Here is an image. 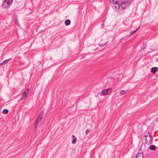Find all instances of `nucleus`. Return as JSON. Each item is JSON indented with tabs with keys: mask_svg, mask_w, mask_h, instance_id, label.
Wrapping results in <instances>:
<instances>
[{
	"mask_svg": "<svg viewBox=\"0 0 158 158\" xmlns=\"http://www.w3.org/2000/svg\"><path fill=\"white\" fill-rule=\"evenodd\" d=\"M130 2L129 0L124 1L119 3L118 6V10L123 11L129 6Z\"/></svg>",
	"mask_w": 158,
	"mask_h": 158,
	"instance_id": "nucleus-1",
	"label": "nucleus"
},
{
	"mask_svg": "<svg viewBox=\"0 0 158 158\" xmlns=\"http://www.w3.org/2000/svg\"><path fill=\"white\" fill-rule=\"evenodd\" d=\"M120 0H110V3L112 4V7L115 10H118V5Z\"/></svg>",
	"mask_w": 158,
	"mask_h": 158,
	"instance_id": "nucleus-2",
	"label": "nucleus"
},
{
	"mask_svg": "<svg viewBox=\"0 0 158 158\" xmlns=\"http://www.w3.org/2000/svg\"><path fill=\"white\" fill-rule=\"evenodd\" d=\"M145 138L144 139L145 143L148 145L150 144L151 143L152 139L151 135L149 133H148L145 135Z\"/></svg>",
	"mask_w": 158,
	"mask_h": 158,
	"instance_id": "nucleus-3",
	"label": "nucleus"
},
{
	"mask_svg": "<svg viewBox=\"0 0 158 158\" xmlns=\"http://www.w3.org/2000/svg\"><path fill=\"white\" fill-rule=\"evenodd\" d=\"M43 115L44 111H42L39 115L36 121L35 125L36 126H37L39 123L41 122V120L43 118Z\"/></svg>",
	"mask_w": 158,
	"mask_h": 158,
	"instance_id": "nucleus-4",
	"label": "nucleus"
},
{
	"mask_svg": "<svg viewBox=\"0 0 158 158\" xmlns=\"http://www.w3.org/2000/svg\"><path fill=\"white\" fill-rule=\"evenodd\" d=\"M13 0H5L3 2V5L4 7H8L12 3Z\"/></svg>",
	"mask_w": 158,
	"mask_h": 158,
	"instance_id": "nucleus-5",
	"label": "nucleus"
},
{
	"mask_svg": "<svg viewBox=\"0 0 158 158\" xmlns=\"http://www.w3.org/2000/svg\"><path fill=\"white\" fill-rule=\"evenodd\" d=\"M111 91V89L109 88L107 89L103 90L102 91V93L104 95H106L110 93Z\"/></svg>",
	"mask_w": 158,
	"mask_h": 158,
	"instance_id": "nucleus-6",
	"label": "nucleus"
},
{
	"mask_svg": "<svg viewBox=\"0 0 158 158\" xmlns=\"http://www.w3.org/2000/svg\"><path fill=\"white\" fill-rule=\"evenodd\" d=\"M29 92V89H27L23 93L21 100H22L23 98H25L27 97V94Z\"/></svg>",
	"mask_w": 158,
	"mask_h": 158,
	"instance_id": "nucleus-7",
	"label": "nucleus"
},
{
	"mask_svg": "<svg viewBox=\"0 0 158 158\" xmlns=\"http://www.w3.org/2000/svg\"><path fill=\"white\" fill-rule=\"evenodd\" d=\"M143 153H139L137 154L135 158H143Z\"/></svg>",
	"mask_w": 158,
	"mask_h": 158,
	"instance_id": "nucleus-8",
	"label": "nucleus"
},
{
	"mask_svg": "<svg viewBox=\"0 0 158 158\" xmlns=\"http://www.w3.org/2000/svg\"><path fill=\"white\" fill-rule=\"evenodd\" d=\"M157 67H154L151 69V72L153 73H155L158 70Z\"/></svg>",
	"mask_w": 158,
	"mask_h": 158,
	"instance_id": "nucleus-9",
	"label": "nucleus"
},
{
	"mask_svg": "<svg viewBox=\"0 0 158 158\" xmlns=\"http://www.w3.org/2000/svg\"><path fill=\"white\" fill-rule=\"evenodd\" d=\"M156 147L154 145H151L149 147L150 149L151 150H155L156 149Z\"/></svg>",
	"mask_w": 158,
	"mask_h": 158,
	"instance_id": "nucleus-10",
	"label": "nucleus"
},
{
	"mask_svg": "<svg viewBox=\"0 0 158 158\" xmlns=\"http://www.w3.org/2000/svg\"><path fill=\"white\" fill-rule=\"evenodd\" d=\"M71 21L69 19L66 20L64 22L66 26H68L70 24Z\"/></svg>",
	"mask_w": 158,
	"mask_h": 158,
	"instance_id": "nucleus-11",
	"label": "nucleus"
},
{
	"mask_svg": "<svg viewBox=\"0 0 158 158\" xmlns=\"http://www.w3.org/2000/svg\"><path fill=\"white\" fill-rule=\"evenodd\" d=\"M2 112L3 114H6L8 112V110L7 109H4L3 110Z\"/></svg>",
	"mask_w": 158,
	"mask_h": 158,
	"instance_id": "nucleus-12",
	"label": "nucleus"
},
{
	"mask_svg": "<svg viewBox=\"0 0 158 158\" xmlns=\"http://www.w3.org/2000/svg\"><path fill=\"white\" fill-rule=\"evenodd\" d=\"M125 93V91L124 90H122L120 91V94L121 95H124Z\"/></svg>",
	"mask_w": 158,
	"mask_h": 158,
	"instance_id": "nucleus-13",
	"label": "nucleus"
},
{
	"mask_svg": "<svg viewBox=\"0 0 158 158\" xmlns=\"http://www.w3.org/2000/svg\"><path fill=\"white\" fill-rule=\"evenodd\" d=\"M76 140H77V138L76 137H75V138L73 139H72V143L73 144L75 143L76 142Z\"/></svg>",
	"mask_w": 158,
	"mask_h": 158,
	"instance_id": "nucleus-14",
	"label": "nucleus"
},
{
	"mask_svg": "<svg viewBox=\"0 0 158 158\" xmlns=\"http://www.w3.org/2000/svg\"><path fill=\"white\" fill-rule=\"evenodd\" d=\"M138 29H139V28H138L136 30L131 31V34H133L134 33H135L136 31Z\"/></svg>",
	"mask_w": 158,
	"mask_h": 158,
	"instance_id": "nucleus-15",
	"label": "nucleus"
},
{
	"mask_svg": "<svg viewBox=\"0 0 158 158\" xmlns=\"http://www.w3.org/2000/svg\"><path fill=\"white\" fill-rule=\"evenodd\" d=\"M6 63L5 62V61L4 60L3 61L2 63H1L0 64V65H2L5 64Z\"/></svg>",
	"mask_w": 158,
	"mask_h": 158,
	"instance_id": "nucleus-16",
	"label": "nucleus"
},
{
	"mask_svg": "<svg viewBox=\"0 0 158 158\" xmlns=\"http://www.w3.org/2000/svg\"><path fill=\"white\" fill-rule=\"evenodd\" d=\"M11 58H9L8 59H7V60H5V61L6 62H6H8L9 61L11 60Z\"/></svg>",
	"mask_w": 158,
	"mask_h": 158,
	"instance_id": "nucleus-17",
	"label": "nucleus"
},
{
	"mask_svg": "<svg viewBox=\"0 0 158 158\" xmlns=\"http://www.w3.org/2000/svg\"><path fill=\"white\" fill-rule=\"evenodd\" d=\"M89 132V130L88 129H87L85 131L86 135H87V134Z\"/></svg>",
	"mask_w": 158,
	"mask_h": 158,
	"instance_id": "nucleus-18",
	"label": "nucleus"
},
{
	"mask_svg": "<svg viewBox=\"0 0 158 158\" xmlns=\"http://www.w3.org/2000/svg\"><path fill=\"white\" fill-rule=\"evenodd\" d=\"M101 25L102 27H103L104 26V24L103 23H102Z\"/></svg>",
	"mask_w": 158,
	"mask_h": 158,
	"instance_id": "nucleus-19",
	"label": "nucleus"
},
{
	"mask_svg": "<svg viewBox=\"0 0 158 158\" xmlns=\"http://www.w3.org/2000/svg\"><path fill=\"white\" fill-rule=\"evenodd\" d=\"M72 137H75V136H74V135H72Z\"/></svg>",
	"mask_w": 158,
	"mask_h": 158,
	"instance_id": "nucleus-20",
	"label": "nucleus"
}]
</instances>
